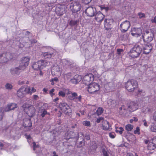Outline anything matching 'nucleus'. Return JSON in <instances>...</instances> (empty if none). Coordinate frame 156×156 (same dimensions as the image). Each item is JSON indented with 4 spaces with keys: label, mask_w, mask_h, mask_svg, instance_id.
Segmentation results:
<instances>
[{
    "label": "nucleus",
    "mask_w": 156,
    "mask_h": 156,
    "mask_svg": "<svg viewBox=\"0 0 156 156\" xmlns=\"http://www.w3.org/2000/svg\"><path fill=\"white\" fill-rule=\"evenodd\" d=\"M154 33V31L152 30L144 31L142 35L144 41L147 43L151 42L153 40Z\"/></svg>",
    "instance_id": "f257e3e1"
},
{
    "label": "nucleus",
    "mask_w": 156,
    "mask_h": 156,
    "mask_svg": "<svg viewBox=\"0 0 156 156\" xmlns=\"http://www.w3.org/2000/svg\"><path fill=\"white\" fill-rule=\"evenodd\" d=\"M50 64V62L46 60H41L34 63L32 65V68L35 70H40L43 69Z\"/></svg>",
    "instance_id": "f03ea898"
},
{
    "label": "nucleus",
    "mask_w": 156,
    "mask_h": 156,
    "mask_svg": "<svg viewBox=\"0 0 156 156\" xmlns=\"http://www.w3.org/2000/svg\"><path fill=\"white\" fill-rule=\"evenodd\" d=\"M142 50V48L139 45H135L129 53L130 57L136 58L139 57Z\"/></svg>",
    "instance_id": "7ed1b4c3"
},
{
    "label": "nucleus",
    "mask_w": 156,
    "mask_h": 156,
    "mask_svg": "<svg viewBox=\"0 0 156 156\" xmlns=\"http://www.w3.org/2000/svg\"><path fill=\"white\" fill-rule=\"evenodd\" d=\"M24 111L30 117L33 116L36 110L34 107L32 105L28 104L23 105L22 106Z\"/></svg>",
    "instance_id": "20e7f679"
},
{
    "label": "nucleus",
    "mask_w": 156,
    "mask_h": 156,
    "mask_svg": "<svg viewBox=\"0 0 156 156\" xmlns=\"http://www.w3.org/2000/svg\"><path fill=\"white\" fill-rule=\"evenodd\" d=\"M94 76L91 73H88L83 78V83L85 85L89 86L94 81Z\"/></svg>",
    "instance_id": "39448f33"
},
{
    "label": "nucleus",
    "mask_w": 156,
    "mask_h": 156,
    "mask_svg": "<svg viewBox=\"0 0 156 156\" xmlns=\"http://www.w3.org/2000/svg\"><path fill=\"white\" fill-rule=\"evenodd\" d=\"M130 26V22L128 20H126L120 24L119 29L122 33H125L127 31Z\"/></svg>",
    "instance_id": "423d86ee"
},
{
    "label": "nucleus",
    "mask_w": 156,
    "mask_h": 156,
    "mask_svg": "<svg viewBox=\"0 0 156 156\" xmlns=\"http://www.w3.org/2000/svg\"><path fill=\"white\" fill-rule=\"evenodd\" d=\"M30 58L28 57H25L21 58L20 61V70H24L28 66Z\"/></svg>",
    "instance_id": "0eeeda50"
},
{
    "label": "nucleus",
    "mask_w": 156,
    "mask_h": 156,
    "mask_svg": "<svg viewBox=\"0 0 156 156\" xmlns=\"http://www.w3.org/2000/svg\"><path fill=\"white\" fill-rule=\"evenodd\" d=\"M81 8V5L80 3L78 2H75L70 5L71 10L73 13L77 12L79 11Z\"/></svg>",
    "instance_id": "6e6552de"
},
{
    "label": "nucleus",
    "mask_w": 156,
    "mask_h": 156,
    "mask_svg": "<svg viewBox=\"0 0 156 156\" xmlns=\"http://www.w3.org/2000/svg\"><path fill=\"white\" fill-rule=\"evenodd\" d=\"M85 13L89 17H93L95 16L97 13L96 9L94 7H89L85 11Z\"/></svg>",
    "instance_id": "1a4fd4ad"
},
{
    "label": "nucleus",
    "mask_w": 156,
    "mask_h": 156,
    "mask_svg": "<svg viewBox=\"0 0 156 156\" xmlns=\"http://www.w3.org/2000/svg\"><path fill=\"white\" fill-rule=\"evenodd\" d=\"M138 104L134 101L131 102L128 105V109L129 111L132 112L136 110L138 108Z\"/></svg>",
    "instance_id": "9d476101"
},
{
    "label": "nucleus",
    "mask_w": 156,
    "mask_h": 156,
    "mask_svg": "<svg viewBox=\"0 0 156 156\" xmlns=\"http://www.w3.org/2000/svg\"><path fill=\"white\" fill-rule=\"evenodd\" d=\"M114 20L112 19H105L104 21V25L106 30H109L112 28V24Z\"/></svg>",
    "instance_id": "9b49d317"
},
{
    "label": "nucleus",
    "mask_w": 156,
    "mask_h": 156,
    "mask_svg": "<svg viewBox=\"0 0 156 156\" xmlns=\"http://www.w3.org/2000/svg\"><path fill=\"white\" fill-rule=\"evenodd\" d=\"M131 34L133 36L138 37L140 36L142 34V29L140 28L134 27L132 28Z\"/></svg>",
    "instance_id": "f8f14e48"
},
{
    "label": "nucleus",
    "mask_w": 156,
    "mask_h": 156,
    "mask_svg": "<svg viewBox=\"0 0 156 156\" xmlns=\"http://www.w3.org/2000/svg\"><path fill=\"white\" fill-rule=\"evenodd\" d=\"M51 73L52 75L58 76L61 74L60 68L58 65H55L52 68Z\"/></svg>",
    "instance_id": "ddd939ff"
},
{
    "label": "nucleus",
    "mask_w": 156,
    "mask_h": 156,
    "mask_svg": "<svg viewBox=\"0 0 156 156\" xmlns=\"http://www.w3.org/2000/svg\"><path fill=\"white\" fill-rule=\"evenodd\" d=\"M152 49V46L151 44L147 43V44L144 45L143 47V52L145 54L149 53Z\"/></svg>",
    "instance_id": "4468645a"
},
{
    "label": "nucleus",
    "mask_w": 156,
    "mask_h": 156,
    "mask_svg": "<svg viewBox=\"0 0 156 156\" xmlns=\"http://www.w3.org/2000/svg\"><path fill=\"white\" fill-rule=\"evenodd\" d=\"M6 59L7 60V62L10 61H12L15 60L18 56L19 55H16L15 54H12L10 52H7L5 53Z\"/></svg>",
    "instance_id": "2eb2a0df"
},
{
    "label": "nucleus",
    "mask_w": 156,
    "mask_h": 156,
    "mask_svg": "<svg viewBox=\"0 0 156 156\" xmlns=\"http://www.w3.org/2000/svg\"><path fill=\"white\" fill-rule=\"evenodd\" d=\"M95 16V20L99 23L101 22L105 17V16L100 12H97Z\"/></svg>",
    "instance_id": "dca6fc26"
},
{
    "label": "nucleus",
    "mask_w": 156,
    "mask_h": 156,
    "mask_svg": "<svg viewBox=\"0 0 156 156\" xmlns=\"http://www.w3.org/2000/svg\"><path fill=\"white\" fill-rule=\"evenodd\" d=\"M23 126L25 128H27V129H30V128L32 126V123L30 119H25L23 120Z\"/></svg>",
    "instance_id": "f3484780"
},
{
    "label": "nucleus",
    "mask_w": 156,
    "mask_h": 156,
    "mask_svg": "<svg viewBox=\"0 0 156 156\" xmlns=\"http://www.w3.org/2000/svg\"><path fill=\"white\" fill-rule=\"evenodd\" d=\"M82 76L79 75H76L74 76L73 79H71V82L74 84H76L82 80Z\"/></svg>",
    "instance_id": "a211bd4d"
},
{
    "label": "nucleus",
    "mask_w": 156,
    "mask_h": 156,
    "mask_svg": "<svg viewBox=\"0 0 156 156\" xmlns=\"http://www.w3.org/2000/svg\"><path fill=\"white\" fill-rule=\"evenodd\" d=\"M76 136L75 134L72 131H68L65 134V138L67 140L75 138Z\"/></svg>",
    "instance_id": "6ab92c4d"
},
{
    "label": "nucleus",
    "mask_w": 156,
    "mask_h": 156,
    "mask_svg": "<svg viewBox=\"0 0 156 156\" xmlns=\"http://www.w3.org/2000/svg\"><path fill=\"white\" fill-rule=\"evenodd\" d=\"M59 106L63 112L69 110L70 108L69 106L65 103H61L59 104Z\"/></svg>",
    "instance_id": "aec40b11"
},
{
    "label": "nucleus",
    "mask_w": 156,
    "mask_h": 156,
    "mask_svg": "<svg viewBox=\"0 0 156 156\" xmlns=\"http://www.w3.org/2000/svg\"><path fill=\"white\" fill-rule=\"evenodd\" d=\"M7 62V60L5 53H3L0 55V63H3Z\"/></svg>",
    "instance_id": "412c9836"
},
{
    "label": "nucleus",
    "mask_w": 156,
    "mask_h": 156,
    "mask_svg": "<svg viewBox=\"0 0 156 156\" xmlns=\"http://www.w3.org/2000/svg\"><path fill=\"white\" fill-rule=\"evenodd\" d=\"M102 125L103 130H107L110 129L109 123L108 121L106 120L104 121Z\"/></svg>",
    "instance_id": "4be33fe9"
},
{
    "label": "nucleus",
    "mask_w": 156,
    "mask_h": 156,
    "mask_svg": "<svg viewBox=\"0 0 156 156\" xmlns=\"http://www.w3.org/2000/svg\"><path fill=\"white\" fill-rule=\"evenodd\" d=\"M126 137L130 143H133L135 140V137L134 135L131 134H129V136H127Z\"/></svg>",
    "instance_id": "5701e85b"
},
{
    "label": "nucleus",
    "mask_w": 156,
    "mask_h": 156,
    "mask_svg": "<svg viewBox=\"0 0 156 156\" xmlns=\"http://www.w3.org/2000/svg\"><path fill=\"white\" fill-rule=\"evenodd\" d=\"M65 11L63 8H60L58 7L56 8V12L58 15L62 16L65 12Z\"/></svg>",
    "instance_id": "b1692460"
},
{
    "label": "nucleus",
    "mask_w": 156,
    "mask_h": 156,
    "mask_svg": "<svg viewBox=\"0 0 156 156\" xmlns=\"http://www.w3.org/2000/svg\"><path fill=\"white\" fill-rule=\"evenodd\" d=\"M107 103L109 106L111 107H113L116 105V102L115 100L112 99L108 100L107 101Z\"/></svg>",
    "instance_id": "393cba45"
},
{
    "label": "nucleus",
    "mask_w": 156,
    "mask_h": 156,
    "mask_svg": "<svg viewBox=\"0 0 156 156\" xmlns=\"http://www.w3.org/2000/svg\"><path fill=\"white\" fill-rule=\"evenodd\" d=\"M122 10L124 12L129 11L130 8L129 7L128 3H126L123 6Z\"/></svg>",
    "instance_id": "a878e982"
},
{
    "label": "nucleus",
    "mask_w": 156,
    "mask_h": 156,
    "mask_svg": "<svg viewBox=\"0 0 156 156\" xmlns=\"http://www.w3.org/2000/svg\"><path fill=\"white\" fill-rule=\"evenodd\" d=\"M20 68L19 67H16L13 69H10V71L12 74H18Z\"/></svg>",
    "instance_id": "bb28decb"
},
{
    "label": "nucleus",
    "mask_w": 156,
    "mask_h": 156,
    "mask_svg": "<svg viewBox=\"0 0 156 156\" xmlns=\"http://www.w3.org/2000/svg\"><path fill=\"white\" fill-rule=\"evenodd\" d=\"M156 148V145L152 142H150L148 145L147 148L150 150H154Z\"/></svg>",
    "instance_id": "cd10ccee"
},
{
    "label": "nucleus",
    "mask_w": 156,
    "mask_h": 156,
    "mask_svg": "<svg viewBox=\"0 0 156 156\" xmlns=\"http://www.w3.org/2000/svg\"><path fill=\"white\" fill-rule=\"evenodd\" d=\"M79 23V21L78 20H71L69 23V24L70 26H73L77 25Z\"/></svg>",
    "instance_id": "c85d7f7f"
},
{
    "label": "nucleus",
    "mask_w": 156,
    "mask_h": 156,
    "mask_svg": "<svg viewBox=\"0 0 156 156\" xmlns=\"http://www.w3.org/2000/svg\"><path fill=\"white\" fill-rule=\"evenodd\" d=\"M128 35L127 34H121L120 35V38L122 41H125L128 38Z\"/></svg>",
    "instance_id": "c756f323"
},
{
    "label": "nucleus",
    "mask_w": 156,
    "mask_h": 156,
    "mask_svg": "<svg viewBox=\"0 0 156 156\" xmlns=\"http://www.w3.org/2000/svg\"><path fill=\"white\" fill-rule=\"evenodd\" d=\"M131 82L132 87L133 88H137L138 87V82L136 80H131Z\"/></svg>",
    "instance_id": "7c9ffc66"
},
{
    "label": "nucleus",
    "mask_w": 156,
    "mask_h": 156,
    "mask_svg": "<svg viewBox=\"0 0 156 156\" xmlns=\"http://www.w3.org/2000/svg\"><path fill=\"white\" fill-rule=\"evenodd\" d=\"M100 87V85L98 83H92L89 85L88 86L87 88H91L93 87L94 88H95L96 87Z\"/></svg>",
    "instance_id": "2f4dec72"
},
{
    "label": "nucleus",
    "mask_w": 156,
    "mask_h": 156,
    "mask_svg": "<svg viewBox=\"0 0 156 156\" xmlns=\"http://www.w3.org/2000/svg\"><path fill=\"white\" fill-rule=\"evenodd\" d=\"M39 112L41 113V115L42 117H44L45 115L47 114V112L46 110L44 109H39Z\"/></svg>",
    "instance_id": "473e14b6"
},
{
    "label": "nucleus",
    "mask_w": 156,
    "mask_h": 156,
    "mask_svg": "<svg viewBox=\"0 0 156 156\" xmlns=\"http://www.w3.org/2000/svg\"><path fill=\"white\" fill-rule=\"evenodd\" d=\"M42 54L43 56L46 58H51L52 54L47 52L43 53Z\"/></svg>",
    "instance_id": "72a5a7b5"
},
{
    "label": "nucleus",
    "mask_w": 156,
    "mask_h": 156,
    "mask_svg": "<svg viewBox=\"0 0 156 156\" xmlns=\"http://www.w3.org/2000/svg\"><path fill=\"white\" fill-rule=\"evenodd\" d=\"M4 110L2 107H0V121L3 119L4 116Z\"/></svg>",
    "instance_id": "f704fd0d"
},
{
    "label": "nucleus",
    "mask_w": 156,
    "mask_h": 156,
    "mask_svg": "<svg viewBox=\"0 0 156 156\" xmlns=\"http://www.w3.org/2000/svg\"><path fill=\"white\" fill-rule=\"evenodd\" d=\"M125 128L127 131H129L133 129V126L130 124H128L126 126Z\"/></svg>",
    "instance_id": "c9c22d12"
},
{
    "label": "nucleus",
    "mask_w": 156,
    "mask_h": 156,
    "mask_svg": "<svg viewBox=\"0 0 156 156\" xmlns=\"http://www.w3.org/2000/svg\"><path fill=\"white\" fill-rule=\"evenodd\" d=\"M151 130L154 132H156V122L153 123L151 126Z\"/></svg>",
    "instance_id": "e433bc0d"
},
{
    "label": "nucleus",
    "mask_w": 156,
    "mask_h": 156,
    "mask_svg": "<svg viewBox=\"0 0 156 156\" xmlns=\"http://www.w3.org/2000/svg\"><path fill=\"white\" fill-rule=\"evenodd\" d=\"M103 112V109L102 108H99L97 110L96 113L99 115H101Z\"/></svg>",
    "instance_id": "4c0bfd02"
},
{
    "label": "nucleus",
    "mask_w": 156,
    "mask_h": 156,
    "mask_svg": "<svg viewBox=\"0 0 156 156\" xmlns=\"http://www.w3.org/2000/svg\"><path fill=\"white\" fill-rule=\"evenodd\" d=\"M83 125L89 127L90 126V123L89 121H85L83 122Z\"/></svg>",
    "instance_id": "58836bf2"
},
{
    "label": "nucleus",
    "mask_w": 156,
    "mask_h": 156,
    "mask_svg": "<svg viewBox=\"0 0 156 156\" xmlns=\"http://www.w3.org/2000/svg\"><path fill=\"white\" fill-rule=\"evenodd\" d=\"M125 88H128V87H132L131 83L130 80H129L125 84Z\"/></svg>",
    "instance_id": "ea45409f"
},
{
    "label": "nucleus",
    "mask_w": 156,
    "mask_h": 156,
    "mask_svg": "<svg viewBox=\"0 0 156 156\" xmlns=\"http://www.w3.org/2000/svg\"><path fill=\"white\" fill-rule=\"evenodd\" d=\"M10 107V109L11 110H13L17 107V105L15 104L12 103L10 105H9Z\"/></svg>",
    "instance_id": "a19ab883"
},
{
    "label": "nucleus",
    "mask_w": 156,
    "mask_h": 156,
    "mask_svg": "<svg viewBox=\"0 0 156 156\" xmlns=\"http://www.w3.org/2000/svg\"><path fill=\"white\" fill-rule=\"evenodd\" d=\"M63 112L68 115H71L72 113V110L70 108L69 110H66Z\"/></svg>",
    "instance_id": "79ce46f5"
},
{
    "label": "nucleus",
    "mask_w": 156,
    "mask_h": 156,
    "mask_svg": "<svg viewBox=\"0 0 156 156\" xmlns=\"http://www.w3.org/2000/svg\"><path fill=\"white\" fill-rule=\"evenodd\" d=\"M122 110H123L124 111L126 110V108L125 106L123 105L119 108V113L121 115H122L124 113V112H121V111H122Z\"/></svg>",
    "instance_id": "37998d69"
},
{
    "label": "nucleus",
    "mask_w": 156,
    "mask_h": 156,
    "mask_svg": "<svg viewBox=\"0 0 156 156\" xmlns=\"http://www.w3.org/2000/svg\"><path fill=\"white\" fill-rule=\"evenodd\" d=\"M124 129L122 127H120L118 129H116L115 130V132L116 133L119 132L120 134H122V132L123 131Z\"/></svg>",
    "instance_id": "c03bdc74"
},
{
    "label": "nucleus",
    "mask_w": 156,
    "mask_h": 156,
    "mask_svg": "<svg viewBox=\"0 0 156 156\" xmlns=\"http://www.w3.org/2000/svg\"><path fill=\"white\" fill-rule=\"evenodd\" d=\"M104 156H109L108 154L107 151L105 149L103 148L101 150Z\"/></svg>",
    "instance_id": "a18cd8bd"
},
{
    "label": "nucleus",
    "mask_w": 156,
    "mask_h": 156,
    "mask_svg": "<svg viewBox=\"0 0 156 156\" xmlns=\"http://www.w3.org/2000/svg\"><path fill=\"white\" fill-rule=\"evenodd\" d=\"M33 149L34 151H35L36 148H38L39 147V146L38 145H37L35 142H34L33 143Z\"/></svg>",
    "instance_id": "49530a36"
},
{
    "label": "nucleus",
    "mask_w": 156,
    "mask_h": 156,
    "mask_svg": "<svg viewBox=\"0 0 156 156\" xmlns=\"http://www.w3.org/2000/svg\"><path fill=\"white\" fill-rule=\"evenodd\" d=\"M25 89L27 90V89L28 90V93L31 94L32 92H35L36 91V90L35 88H31V91H30L31 88H25Z\"/></svg>",
    "instance_id": "de8ad7c7"
},
{
    "label": "nucleus",
    "mask_w": 156,
    "mask_h": 156,
    "mask_svg": "<svg viewBox=\"0 0 156 156\" xmlns=\"http://www.w3.org/2000/svg\"><path fill=\"white\" fill-rule=\"evenodd\" d=\"M138 15L139 16V17L140 19L145 17V14L141 12H140L138 13Z\"/></svg>",
    "instance_id": "09e8293b"
},
{
    "label": "nucleus",
    "mask_w": 156,
    "mask_h": 156,
    "mask_svg": "<svg viewBox=\"0 0 156 156\" xmlns=\"http://www.w3.org/2000/svg\"><path fill=\"white\" fill-rule=\"evenodd\" d=\"M138 90V94L141 95H145V92L143 91L142 89H139Z\"/></svg>",
    "instance_id": "8fccbe9b"
},
{
    "label": "nucleus",
    "mask_w": 156,
    "mask_h": 156,
    "mask_svg": "<svg viewBox=\"0 0 156 156\" xmlns=\"http://www.w3.org/2000/svg\"><path fill=\"white\" fill-rule=\"evenodd\" d=\"M66 64L68 66H70V67H72L73 66V64L72 62L68 60L66 61Z\"/></svg>",
    "instance_id": "3c124183"
},
{
    "label": "nucleus",
    "mask_w": 156,
    "mask_h": 156,
    "mask_svg": "<svg viewBox=\"0 0 156 156\" xmlns=\"http://www.w3.org/2000/svg\"><path fill=\"white\" fill-rule=\"evenodd\" d=\"M104 118L103 117H99L98 119H97V120H96V122L97 123H100L102 121H103L104 120Z\"/></svg>",
    "instance_id": "603ef678"
},
{
    "label": "nucleus",
    "mask_w": 156,
    "mask_h": 156,
    "mask_svg": "<svg viewBox=\"0 0 156 156\" xmlns=\"http://www.w3.org/2000/svg\"><path fill=\"white\" fill-rule=\"evenodd\" d=\"M98 90H94L93 91H92L91 90V88H88V90H87V91H88V92L90 93H91V94H93V93H95L96 92L98 91Z\"/></svg>",
    "instance_id": "864d4df0"
},
{
    "label": "nucleus",
    "mask_w": 156,
    "mask_h": 156,
    "mask_svg": "<svg viewBox=\"0 0 156 156\" xmlns=\"http://www.w3.org/2000/svg\"><path fill=\"white\" fill-rule=\"evenodd\" d=\"M92 0H82L83 2L85 4H87L90 2Z\"/></svg>",
    "instance_id": "5fc2aeb1"
},
{
    "label": "nucleus",
    "mask_w": 156,
    "mask_h": 156,
    "mask_svg": "<svg viewBox=\"0 0 156 156\" xmlns=\"http://www.w3.org/2000/svg\"><path fill=\"white\" fill-rule=\"evenodd\" d=\"M5 88H12L13 87V86H12V85L11 84H10L9 83H6L5 85Z\"/></svg>",
    "instance_id": "6e6d98bb"
},
{
    "label": "nucleus",
    "mask_w": 156,
    "mask_h": 156,
    "mask_svg": "<svg viewBox=\"0 0 156 156\" xmlns=\"http://www.w3.org/2000/svg\"><path fill=\"white\" fill-rule=\"evenodd\" d=\"M4 110L5 112H8L11 110L10 107H9V105L7 106V107H5V108Z\"/></svg>",
    "instance_id": "4d7b16f0"
},
{
    "label": "nucleus",
    "mask_w": 156,
    "mask_h": 156,
    "mask_svg": "<svg viewBox=\"0 0 156 156\" xmlns=\"http://www.w3.org/2000/svg\"><path fill=\"white\" fill-rule=\"evenodd\" d=\"M59 95L60 96H62V97H64L65 96V93L64 92L61 91L59 92Z\"/></svg>",
    "instance_id": "13d9d810"
},
{
    "label": "nucleus",
    "mask_w": 156,
    "mask_h": 156,
    "mask_svg": "<svg viewBox=\"0 0 156 156\" xmlns=\"http://www.w3.org/2000/svg\"><path fill=\"white\" fill-rule=\"evenodd\" d=\"M139 130H140L139 128V127H136V129L134 131V133L135 134H136V133L139 134Z\"/></svg>",
    "instance_id": "bf43d9fd"
},
{
    "label": "nucleus",
    "mask_w": 156,
    "mask_h": 156,
    "mask_svg": "<svg viewBox=\"0 0 156 156\" xmlns=\"http://www.w3.org/2000/svg\"><path fill=\"white\" fill-rule=\"evenodd\" d=\"M117 54L119 55L121 54V53L123 51V50L121 49H117Z\"/></svg>",
    "instance_id": "052dcab7"
},
{
    "label": "nucleus",
    "mask_w": 156,
    "mask_h": 156,
    "mask_svg": "<svg viewBox=\"0 0 156 156\" xmlns=\"http://www.w3.org/2000/svg\"><path fill=\"white\" fill-rule=\"evenodd\" d=\"M55 90L54 88H52L51 90L49 91V93L51 96H53L54 94L53 93L54 92Z\"/></svg>",
    "instance_id": "680f3d73"
},
{
    "label": "nucleus",
    "mask_w": 156,
    "mask_h": 156,
    "mask_svg": "<svg viewBox=\"0 0 156 156\" xmlns=\"http://www.w3.org/2000/svg\"><path fill=\"white\" fill-rule=\"evenodd\" d=\"M85 137L86 140H89L90 139V136L89 135L87 134H85Z\"/></svg>",
    "instance_id": "e2e57ef3"
},
{
    "label": "nucleus",
    "mask_w": 156,
    "mask_h": 156,
    "mask_svg": "<svg viewBox=\"0 0 156 156\" xmlns=\"http://www.w3.org/2000/svg\"><path fill=\"white\" fill-rule=\"evenodd\" d=\"M143 122L144 123V125L145 126H147L148 125L147 124V123L146 120L145 119H144L143 120Z\"/></svg>",
    "instance_id": "0e129e2a"
},
{
    "label": "nucleus",
    "mask_w": 156,
    "mask_h": 156,
    "mask_svg": "<svg viewBox=\"0 0 156 156\" xmlns=\"http://www.w3.org/2000/svg\"><path fill=\"white\" fill-rule=\"evenodd\" d=\"M25 137L28 139H31V136L29 135H27V134L26 133L25 134Z\"/></svg>",
    "instance_id": "69168bd1"
},
{
    "label": "nucleus",
    "mask_w": 156,
    "mask_h": 156,
    "mask_svg": "<svg viewBox=\"0 0 156 156\" xmlns=\"http://www.w3.org/2000/svg\"><path fill=\"white\" fill-rule=\"evenodd\" d=\"M152 143L155 144V145H156V136L154 137L153 139Z\"/></svg>",
    "instance_id": "338daca9"
},
{
    "label": "nucleus",
    "mask_w": 156,
    "mask_h": 156,
    "mask_svg": "<svg viewBox=\"0 0 156 156\" xmlns=\"http://www.w3.org/2000/svg\"><path fill=\"white\" fill-rule=\"evenodd\" d=\"M52 81H53L54 82H57L58 81V80L57 77H55L53 79H52L51 80Z\"/></svg>",
    "instance_id": "774afa93"
}]
</instances>
